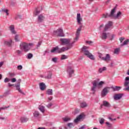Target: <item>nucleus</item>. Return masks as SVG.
Wrapping results in <instances>:
<instances>
[{
    "label": "nucleus",
    "mask_w": 129,
    "mask_h": 129,
    "mask_svg": "<svg viewBox=\"0 0 129 129\" xmlns=\"http://www.w3.org/2000/svg\"><path fill=\"white\" fill-rule=\"evenodd\" d=\"M82 28V26H81L79 28H78L76 32V37L74 39V41L71 42V44L68 45L66 47H62L61 48H59V53H62V52H65V51H68V50L71 49V48L73 47V44H74L75 42L78 41V39H79V36H80V32H81Z\"/></svg>",
    "instance_id": "obj_1"
},
{
    "label": "nucleus",
    "mask_w": 129,
    "mask_h": 129,
    "mask_svg": "<svg viewBox=\"0 0 129 129\" xmlns=\"http://www.w3.org/2000/svg\"><path fill=\"white\" fill-rule=\"evenodd\" d=\"M116 11V6L114 7L113 9L111 10L110 14H108L107 13H105L103 14V18H111V19H116L117 20H119L121 18V16H122V13L121 12L119 11L116 15H114L115 14V12Z\"/></svg>",
    "instance_id": "obj_2"
},
{
    "label": "nucleus",
    "mask_w": 129,
    "mask_h": 129,
    "mask_svg": "<svg viewBox=\"0 0 129 129\" xmlns=\"http://www.w3.org/2000/svg\"><path fill=\"white\" fill-rule=\"evenodd\" d=\"M92 84L93 86L91 88V91H93L94 94L96 91L95 89H96L97 87H98V88H101L103 84H104V82L100 81L99 83H98V81L95 80L92 82Z\"/></svg>",
    "instance_id": "obj_3"
},
{
    "label": "nucleus",
    "mask_w": 129,
    "mask_h": 129,
    "mask_svg": "<svg viewBox=\"0 0 129 129\" xmlns=\"http://www.w3.org/2000/svg\"><path fill=\"white\" fill-rule=\"evenodd\" d=\"M111 27H112V22L111 21H109L108 24L105 25L104 29L102 34V40H105L107 39V34L106 33H105V32H106V31H108L109 29H110Z\"/></svg>",
    "instance_id": "obj_4"
},
{
    "label": "nucleus",
    "mask_w": 129,
    "mask_h": 129,
    "mask_svg": "<svg viewBox=\"0 0 129 129\" xmlns=\"http://www.w3.org/2000/svg\"><path fill=\"white\" fill-rule=\"evenodd\" d=\"M20 49L24 52H27L30 51V47L29 44L26 42H21L20 44Z\"/></svg>",
    "instance_id": "obj_5"
},
{
    "label": "nucleus",
    "mask_w": 129,
    "mask_h": 129,
    "mask_svg": "<svg viewBox=\"0 0 129 129\" xmlns=\"http://www.w3.org/2000/svg\"><path fill=\"white\" fill-rule=\"evenodd\" d=\"M59 41L61 46H64V45H68L69 44H71V39L70 38H60Z\"/></svg>",
    "instance_id": "obj_6"
},
{
    "label": "nucleus",
    "mask_w": 129,
    "mask_h": 129,
    "mask_svg": "<svg viewBox=\"0 0 129 129\" xmlns=\"http://www.w3.org/2000/svg\"><path fill=\"white\" fill-rule=\"evenodd\" d=\"M53 34L57 37H64L65 34H64V32H63V29L61 28L58 29L57 30H54L53 31Z\"/></svg>",
    "instance_id": "obj_7"
},
{
    "label": "nucleus",
    "mask_w": 129,
    "mask_h": 129,
    "mask_svg": "<svg viewBox=\"0 0 129 129\" xmlns=\"http://www.w3.org/2000/svg\"><path fill=\"white\" fill-rule=\"evenodd\" d=\"M74 67L73 64H70L68 67L67 72L70 76V78L72 77V75L74 74Z\"/></svg>",
    "instance_id": "obj_8"
},
{
    "label": "nucleus",
    "mask_w": 129,
    "mask_h": 129,
    "mask_svg": "<svg viewBox=\"0 0 129 129\" xmlns=\"http://www.w3.org/2000/svg\"><path fill=\"white\" fill-rule=\"evenodd\" d=\"M99 57L100 59L103 60V61H105L107 63H108L109 61H110V55L109 54H106L105 57H102V54H99Z\"/></svg>",
    "instance_id": "obj_9"
},
{
    "label": "nucleus",
    "mask_w": 129,
    "mask_h": 129,
    "mask_svg": "<svg viewBox=\"0 0 129 129\" xmlns=\"http://www.w3.org/2000/svg\"><path fill=\"white\" fill-rule=\"evenodd\" d=\"M77 21L78 25H80L79 28H80V27L82 26L81 30H82V27L83 26L81 24V22H82L83 20L82 18H81V15H80V13H78L77 15ZM79 28H78V29H79Z\"/></svg>",
    "instance_id": "obj_10"
},
{
    "label": "nucleus",
    "mask_w": 129,
    "mask_h": 129,
    "mask_svg": "<svg viewBox=\"0 0 129 129\" xmlns=\"http://www.w3.org/2000/svg\"><path fill=\"white\" fill-rule=\"evenodd\" d=\"M109 88H110L109 87H106L102 90L101 94L102 97H104L106 96V94L108 93V89H109Z\"/></svg>",
    "instance_id": "obj_11"
},
{
    "label": "nucleus",
    "mask_w": 129,
    "mask_h": 129,
    "mask_svg": "<svg viewBox=\"0 0 129 129\" xmlns=\"http://www.w3.org/2000/svg\"><path fill=\"white\" fill-rule=\"evenodd\" d=\"M82 52L84 53L86 56H87L90 52L88 50V47L84 46L82 48Z\"/></svg>",
    "instance_id": "obj_12"
},
{
    "label": "nucleus",
    "mask_w": 129,
    "mask_h": 129,
    "mask_svg": "<svg viewBox=\"0 0 129 129\" xmlns=\"http://www.w3.org/2000/svg\"><path fill=\"white\" fill-rule=\"evenodd\" d=\"M123 95V94H117L114 95V99H115V100H119V99L122 97Z\"/></svg>",
    "instance_id": "obj_13"
},
{
    "label": "nucleus",
    "mask_w": 129,
    "mask_h": 129,
    "mask_svg": "<svg viewBox=\"0 0 129 129\" xmlns=\"http://www.w3.org/2000/svg\"><path fill=\"white\" fill-rule=\"evenodd\" d=\"M45 20V17L43 16V15L41 14L39 16H38L37 18V21L38 23H42Z\"/></svg>",
    "instance_id": "obj_14"
},
{
    "label": "nucleus",
    "mask_w": 129,
    "mask_h": 129,
    "mask_svg": "<svg viewBox=\"0 0 129 129\" xmlns=\"http://www.w3.org/2000/svg\"><path fill=\"white\" fill-rule=\"evenodd\" d=\"M4 44L8 47H12V45L13 44V40L10 39V41H5Z\"/></svg>",
    "instance_id": "obj_15"
},
{
    "label": "nucleus",
    "mask_w": 129,
    "mask_h": 129,
    "mask_svg": "<svg viewBox=\"0 0 129 129\" xmlns=\"http://www.w3.org/2000/svg\"><path fill=\"white\" fill-rule=\"evenodd\" d=\"M9 30L11 31L12 34H16L17 33L16 30H15V26H14V25L9 26Z\"/></svg>",
    "instance_id": "obj_16"
},
{
    "label": "nucleus",
    "mask_w": 129,
    "mask_h": 129,
    "mask_svg": "<svg viewBox=\"0 0 129 129\" xmlns=\"http://www.w3.org/2000/svg\"><path fill=\"white\" fill-rule=\"evenodd\" d=\"M44 78L45 79H51L52 78V72H47V75H45Z\"/></svg>",
    "instance_id": "obj_17"
},
{
    "label": "nucleus",
    "mask_w": 129,
    "mask_h": 129,
    "mask_svg": "<svg viewBox=\"0 0 129 129\" xmlns=\"http://www.w3.org/2000/svg\"><path fill=\"white\" fill-rule=\"evenodd\" d=\"M46 85L44 83H40L39 84V88L40 90H41L42 91H44L45 89H46Z\"/></svg>",
    "instance_id": "obj_18"
},
{
    "label": "nucleus",
    "mask_w": 129,
    "mask_h": 129,
    "mask_svg": "<svg viewBox=\"0 0 129 129\" xmlns=\"http://www.w3.org/2000/svg\"><path fill=\"white\" fill-rule=\"evenodd\" d=\"M51 53H54V52H56V53H60V48L58 46H56L51 49Z\"/></svg>",
    "instance_id": "obj_19"
},
{
    "label": "nucleus",
    "mask_w": 129,
    "mask_h": 129,
    "mask_svg": "<svg viewBox=\"0 0 129 129\" xmlns=\"http://www.w3.org/2000/svg\"><path fill=\"white\" fill-rule=\"evenodd\" d=\"M83 118V115H79L75 120L74 122L76 123L77 122H78L80 119Z\"/></svg>",
    "instance_id": "obj_20"
},
{
    "label": "nucleus",
    "mask_w": 129,
    "mask_h": 129,
    "mask_svg": "<svg viewBox=\"0 0 129 129\" xmlns=\"http://www.w3.org/2000/svg\"><path fill=\"white\" fill-rule=\"evenodd\" d=\"M128 84H129V77H126L125 78V82L124 83V86H125V87H126L127 86H128Z\"/></svg>",
    "instance_id": "obj_21"
},
{
    "label": "nucleus",
    "mask_w": 129,
    "mask_h": 129,
    "mask_svg": "<svg viewBox=\"0 0 129 129\" xmlns=\"http://www.w3.org/2000/svg\"><path fill=\"white\" fill-rule=\"evenodd\" d=\"M29 120V118H27L26 117H21L20 118V121L21 122H27Z\"/></svg>",
    "instance_id": "obj_22"
},
{
    "label": "nucleus",
    "mask_w": 129,
    "mask_h": 129,
    "mask_svg": "<svg viewBox=\"0 0 129 129\" xmlns=\"http://www.w3.org/2000/svg\"><path fill=\"white\" fill-rule=\"evenodd\" d=\"M111 88L113 91H119L121 89V87L115 86L114 87H112Z\"/></svg>",
    "instance_id": "obj_23"
},
{
    "label": "nucleus",
    "mask_w": 129,
    "mask_h": 129,
    "mask_svg": "<svg viewBox=\"0 0 129 129\" xmlns=\"http://www.w3.org/2000/svg\"><path fill=\"white\" fill-rule=\"evenodd\" d=\"M103 105L105 107H110V104L106 101H103Z\"/></svg>",
    "instance_id": "obj_24"
},
{
    "label": "nucleus",
    "mask_w": 129,
    "mask_h": 129,
    "mask_svg": "<svg viewBox=\"0 0 129 129\" xmlns=\"http://www.w3.org/2000/svg\"><path fill=\"white\" fill-rule=\"evenodd\" d=\"M17 90H18V91H19L21 94H22L23 95H25V93H24V92H23L22 89H21V88L20 87V86H19L18 85L17 86Z\"/></svg>",
    "instance_id": "obj_25"
},
{
    "label": "nucleus",
    "mask_w": 129,
    "mask_h": 129,
    "mask_svg": "<svg viewBox=\"0 0 129 129\" xmlns=\"http://www.w3.org/2000/svg\"><path fill=\"white\" fill-rule=\"evenodd\" d=\"M80 106L82 108L87 107V103L86 102H82L80 103Z\"/></svg>",
    "instance_id": "obj_26"
},
{
    "label": "nucleus",
    "mask_w": 129,
    "mask_h": 129,
    "mask_svg": "<svg viewBox=\"0 0 129 129\" xmlns=\"http://www.w3.org/2000/svg\"><path fill=\"white\" fill-rule=\"evenodd\" d=\"M46 94L48 95H53V90L48 89L46 90Z\"/></svg>",
    "instance_id": "obj_27"
},
{
    "label": "nucleus",
    "mask_w": 129,
    "mask_h": 129,
    "mask_svg": "<svg viewBox=\"0 0 129 129\" xmlns=\"http://www.w3.org/2000/svg\"><path fill=\"white\" fill-rule=\"evenodd\" d=\"M87 56L88 57V58H89V59H91V60H95V58H94L93 55H92V54H91L90 52Z\"/></svg>",
    "instance_id": "obj_28"
},
{
    "label": "nucleus",
    "mask_w": 129,
    "mask_h": 129,
    "mask_svg": "<svg viewBox=\"0 0 129 129\" xmlns=\"http://www.w3.org/2000/svg\"><path fill=\"white\" fill-rule=\"evenodd\" d=\"M0 12H2V13H6V16H9V10L8 9H2Z\"/></svg>",
    "instance_id": "obj_29"
},
{
    "label": "nucleus",
    "mask_w": 129,
    "mask_h": 129,
    "mask_svg": "<svg viewBox=\"0 0 129 129\" xmlns=\"http://www.w3.org/2000/svg\"><path fill=\"white\" fill-rule=\"evenodd\" d=\"M38 108L39 110H40V111H41V112H42L43 113L45 112V107H44L43 106H39Z\"/></svg>",
    "instance_id": "obj_30"
},
{
    "label": "nucleus",
    "mask_w": 129,
    "mask_h": 129,
    "mask_svg": "<svg viewBox=\"0 0 129 129\" xmlns=\"http://www.w3.org/2000/svg\"><path fill=\"white\" fill-rule=\"evenodd\" d=\"M33 115L34 117H38L40 115V113L38 111H35L33 113Z\"/></svg>",
    "instance_id": "obj_31"
},
{
    "label": "nucleus",
    "mask_w": 129,
    "mask_h": 129,
    "mask_svg": "<svg viewBox=\"0 0 129 129\" xmlns=\"http://www.w3.org/2000/svg\"><path fill=\"white\" fill-rule=\"evenodd\" d=\"M128 42H129V39H126L123 42L122 44H121V46L122 47V46L127 45V44H128Z\"/></svg>",
    "instance_id": "obj_32"
},
{
    "label": "nucleus",
    "mask_w": 129,
    "mask_h": 129,
    "mask_svg": "<svg viewBox=\"0 0 129 129\" xmlns=\"http://www.w3.org/2000/svg\"><path fill=\"white\" fill-rule=\"evenodd\" d=\"M105 70H106V67H103V68H100L99 69V73H102V72L105 71Z\"/></svg>",
    "instance_id": "obj_33"
},
{
    "label": "nucleus",
    "mask_w": 129,
    "mask_h": 129,
    "mask_svg": "<svg viewBox=\"0 0 129 129\" xmlns=\"http://www.w3.org/2000/svg\"><path fill=\"white\" fill-rule=\"evenodd\" d=\"M70 118L69 117H63L62 118V120H63V121H65V122H67V121H69V120H70Z\"/></svg>",
    "instance_id": "obj_34"
},
{
    "label": "nucleus",
    "mask_w": 129,
    "mask_h": 129,
    "mask_svg": "<svg viewBox=\"0 0 129 129\" xmlns=\"http://www.w3.org/2000/svg\"><path fill=\"white\" fill-rule=\"evenodd\" d=\"M41 45H42V40H40L37 45H36V48L37 49H39V48H40V46H41Z\"/></svg>",
    "instance_id": "obj_35"
},
{
    "label": "nucleus",
    "mask_w": 129,
    "mask_h": 129,
    "mask_svg": "<svg viewBox=\"0 0 129 129\" xmlns=\"http://www.w3.org/2000/svg\"><path fill=\"white\" fill-rule=\"evenodd\" d=\"M40 11L38 10V9L36 8L35 10V12H34V15L35 16H38V15H39V14H40Z\"/></svg>",
    "instance_id": "obj_36"
},
{
    "label": "nucleus",
    "mask_w": 129,
    "mask_h": 129,
    "mask_svg": "<svg viewBox=\"0 0 129 129\" xmlns=\"http://www.w3.org/2000/svg\"><path fill=\"white\" fill-rule=\"evenodd\" d=\"M106 124L107 125V126H108V128H111V127L112 126V124H110L108 122H106Z\"/></svg>",
    "instance_id": "obj_37"
},
{
    "label": "nucleus",
    "mask_w": 129,
    "mask_h": 129,
    "mask_svg": "<svg viewBox=\"0 0 129 129\" xmlns=\"http://www.w3.org/2000/svg\"><path fill=\"white\" fill-rule=\"evenodd\" d=\"M33 58V54L32 53H28L27 55L28 59H32Z\"/></svg>",
    "instance_id": "obj_38"
},
{
    "label": "nucleus",
    "mask_w": 129,
    "mask_h": 129,
    "mask_svg": "<svg viewBox=\"0 0 129 129\" xmlns=\"http://www.w3.org/2000/svg\"><path fill=\"white\" fill-rule=\"evenodd\" d=\"M99 122H100V124H103V123H104V118H101L99 120Z\"/></svg>",
    "instance_id": "obj_39"
},
{
    "label": "nucleus",
    "mask_w": 129,
    "mask_h": 129,
    "mask_svg": "<svg viewBox=\"0 0 129 129\" xmlns=\"http://www.w3.org/2000/svg\"><path fill=\"white\" fill-rule=\"evenodd\" d=\"M118 53H119V48L115 49V50L114 51V54H118Z\"/></svg>",
    "instance_id": "obj_40"
},
{
    "label": "nucleus",
    "mask_w": 129,
    "mask_h": 129,
    "mask_svg": "<svg viewBox=\"0 0 129 129\" xmlns=\"http://www.w3.org/2000/svg\"><path fill=\"white\" fill-rule=\"evenodd\" d=\"M68 126H69L70 128H71V127H73V126H74V125L73 124V123H69L68 124Z\"/></svg>",
    "instance_id": "obj_41"
},
{
    "label": "nucleus",
    "mask_w": 129,
    "mask_h": 129,
    "mask_svg": "<svg viewBox=\"0 0 129 129\" xmlns=\"http://www.w3.org/2000/svg\"><path fill=\"white\" fill-rule=\"evenodd\" d=\"M17 54L19 55V56H21V55L23 54L22 52V50H17Z\"/></svg>",
    "instance_id": "obj_42"
},
{
    "label": "nucleus",
    "mask_w": 129,
    "mask_h": 129,
    "mask_svg": "<svg viewBox=\"0 0 129 129\" xmlns=\"http://www.w3.org/2000/svg\"><path fill=\"white\" fill-rule=\"evenodd\" d=\"M10 81H11V79H9L8 78H6L4 80V82H5V83L10 82Z\"/></svg>",
    "instance_id": "obj_43"
},
{
    "label": "nucleus",
    "mask_w": 129,
    "mask_h": 129,
    "mask_svg": "<svg viewBox=\"0 0 129 129\" xmlns=\"http://www.w3.org/2000/svg\"><path fill=\"white\" fill-rule=\"evenodd\" d=\"M65 59H67V56L63 54L61 55V60H64Z\"/></svg>",
    "instance_id": "obj_44"
},
{
    "label": "nucleus",
    "mask_w": 129,
    "mask_h": 129,
    "mask_svg": "<svg viewBox=\"0 0 129 129\" xmlns=\"http://www.w3.org/2000/svg\"><path fill=\"white\" fill-rule=\"evenodd\" d=\"M21 82H22V80L21 79L18 80L17 86L18 85V86L20 87V84L21 83Z\"/></svg>",
    "instance_id": "obj_45"
},
{
    "label": "nucleus",
    "mask_w": 129,
    "mask_h": 129,
    "mask_svg": "<svg viewBox=\"0 0 129 129\" xmlns=\"http://www.w3.org/2000/svg\"><path fill=\"white\" fill-rule=\"evenodd\" d=\"M9 107H10V106L2 107L0 108V111L1 110H3V109H7V108H9Z\"/></svg>",
    "instance_id": "obj_46"
},
{
    "label": "nucleus",
    "mask_w": 129,
    "mask_h": 129,
    "mask_svg": "<svg viewBox=\"0 0 129 129\" xmlns=\"http://www.w3.org/2000/svg\"><path fill=\"white\" fill-rule=\"evenodd\" d=\"M17 69L18 70H22L23 69V66L20 65L17 67Z\"/></svg>",
    "instance_id": "obj_47"
},
{
    "label": "nucleus",
    "mask_w": 129,
    "mask_h": 129,
    "mask_svg": "<svg viewBox=\"0 0 129 129\" xmlns=\"http://www.w3.org/2000/svg\"><path fill=\"white\" fill-rule=\"evenodd\" d=\"M8 94H10V91H7L6 92H5L4 94V96H6L7 95H8Z\"/></svg>",
    "instance_id": "obj_48"
},
{
    "label": "nucleus",
    "mask_w": 129,
    "mask_h": 129,
    "mask_svg": "<svg viewBox=\"0 0 129 129\" xmlns=\"http://www.w3.org/2000/svg\"><path fill=\"white\" fill-rule=\"evenodd\" d=\"M21 41V38L19 37V35H17V42H20Z\"/></svg>",
    "instance_id": "obj_49"
},
{
    "label": "nucleus",
    "mask_w": 129,
    "mask_h": 129,
    "mask_svg": "<svg viewBox=\"0 0 129 129\" xmlns=\"http://www.w3.org/2000/svg\"><path fill=\"white\" fill-rule=\"evenodd\" d=\"M113 39H114V35L112 34L111 37H110V40L111 41H112V40H113Z\"/></svg>",
    "instance_id": "obj_50"
},
{
    "label": "nucleus",
    "mask_w": 129,
    "mask_h": 129,
    "mask_svg": "<svg viewBox=\"0 0 129 129\" xmlns=\"http://www.w3.org/2000/svg\"><path fill=\"white\" fill-rule=\"evenodd\" d=\"M52 61L56 63V62H57V57L52 58Z\"/></svg>",
    "instance_id": "obj_51"
},
{
    "label": "nucleus",
    "mask_w": 129,
    "mask_h": 129,
    "mask_svg": "<svg viewBox=\"0 0 129 129\" xmlns=\"http://www.w3.org/2000/svg\"><path fill=\"white\" fill-rule=\"evenodd\" d=\"M52 105V103H49L46 105V107H48V108H50V107H51Z\"/></svg>",
    "instance_id": "obj_52"
},
{
    "label": "nucleus",
    "mask_w": 129,
    "mask_h": 129,
    "mask_svg": "<svg viewBox=\"0 0 129 129\" xmlns=\"http://www.w3.org/2000/svg\"><path fill=\"white\" fill-rule=\"evenodd\" d=\"M120 43H122L123 40H124V37H121L119 39Z\"/></svg>",
    "instance_id": "obj_53"
},
{
    "label": "nucleus",
    "mask_w": 129,
    "mask_h": 129,
    "mask_svg": "<svg viewBox=\"0 0 129 129\" xmlns=\"http://www.w3.org/2000/svg\"><path fill=\"white\" fill-rule=\"evenodd\" d=\"M22 19V16L21 15H17V20H19Z\"/></svg>",
    "instance_id": "obj_54"
},
{
    "label": "nucleus",
    "mask_w": 129,
    "mask_h": 129,
    "mask_svg": "<svg viewBox=\"0 0 129 129\" xmlns=\"http://www.w3.org/2000/svg\"><path fill=\"white\" fill-rule=\"evenodd\" d=\"M16 81H17V79H16V78H13L11 79L12 82H16Z\"/></svg>",
    "instance_id": "obj_55"
},
{
    "label": "nucleus",
    "mask_w": 129,
    "mask_h": 129,
    "mask_svg": "<svg viewBox=\"0 0 129 129\" xmlns=\"http://www.w3.org/2000/svg\"><path fill=\"white\" fill-rule=\"evenodd\" d=\"M86 43L88 44V45H91V44H92V41H87Z\"/></svg>",
    "instance_id": "obj_56"
},
{
    "label": "nucleus",
    "mask_w": 129,
    "mask_h": 129,
    "mask_svg": "<svg viewBox=\"0 0 129 129\" xmlns=\"http://www.w3.org/2000/svg\"><path fill=\"white\" fill-rule=\"evenodd\" d=\"M15 75L14 74L9 73V76L10 77H14V76Z\"/></svg>",
    "instance_id": "obj_57"
},
{
    "label": "nucleus",
    "mask_w": 129,
    "mask_h": 129,
    "mask_svg": "<svg viewBox=\"0 0 129 129\" xmlns=\"http://www.w3.org/2000/svg\"><path fill=\"white\" fill-rule=\"evenodd\" d=\"M109 119H110V120H111V121H112L113 120H116V119H112V118L109 117Z\"/></svg>",
    "instance_id": "obj_58"
},
{
    "label": "nucleus",
    "mask_w": 129,
    "mask_h": 129,
    "mask_svg": "<svg viewBox=\"0 0 129 129\" xmlns=\"http://www.w3.org/2000/svg\"><path fill=\"white\" fill-rule=\"evenodd\" d=\"M0 119H1L2 120H5V119H6V117H0Z\"/></svg>",
    "instance_id": "obj_59"
},
{
    "label": "nucleus",
    "mask_w": 129,
    "mask_h": 129,
    "mask_svg": "<svg viewBox=\"0 0 129 129\" xmlns=\"http://www.w3.org/2000/svg\"><path fill=\"white\" fill-rule=\"evenodd\" d=\"M48 101H51L52 99H53V97H50L48 98Z\"/></svg>",
    "instance_id": "obj_60"
},
{
    "label": "nucleus",
    "mask_w": 129,
    "mask_h": 129,
    "mask_svg": "<svg viewBox=\"0 0 129 129\" xmlns=\"http://www.w3.org/2000/svg\"><path fill=\"white\" fill-rule=\"evenodd\" d=\"M8 86H9V87H11V86H14V85L11 84V83H8Z\"/></svg>",
    "instance_id": "obj_61"
},
{
    "label": "nucleus",
    "mask_w": 129,
    "mask_h": 129,
    "mask_svg": "<svg viewBox=\"0 0 129 129\" xmlns=\"http://www.w3.org/2000/svg\"><path fill=\"white\" fill-rule=\"evenodd\" d=\"M4 65V62H0V68Z\"/></svg>",
    "instance_id": "obj_62"
},
{
    "label": "nucleus",
    "mask_w": 129,
    "mask_h": 129,
    "mask_svg": "<svg viewBox=\"0 0 129 129\" xmlns=\"http://www.w3.org/2000/svg\"><path fill=\"white\" fill-rule=\"evenodd\" d=\"M103 24H101V25H100V27H99L100 30H101V28H103Z\"/></svg>",
    "instance_id": "obj_63"
},
{
    "label": "nucleus",
    "mask_w": 129,
    "mask_h": 129,
    "mask_svg": "<svg viewBox=\"0 0 129 129\" xmlns=\"http://www.w3.org/2000/svg\"><path fill=\"white\" fill-rule=\"evenodd\" d=\"M126 74L127 75H129V69L127 70Z\"/></svg>",
    "instance_id": "obj_64"
}]
</instances>
